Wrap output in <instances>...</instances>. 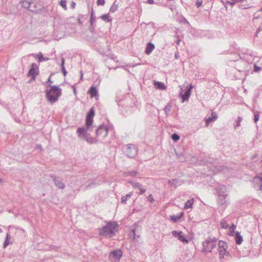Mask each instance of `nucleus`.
Masks as SVG:
<instances>
[{"label": "nucleus", "mask_w": 262, "mask_h": 262, "mask_svg": "<svg viewBox=\"0 0 262 262\" xmlns=\"http://www.w3.org/2000/svg\"><path fill=\"white\" fill-rule=\"evenodd\" d=\"M118 225L115 222H110L105 226L99 229L100 235L106 237H111L116 234Z\"/></svg>", "instance_id": "nucleus-1"}, {"label": "nucleus", "mask_w": 262, "mask_h": 262, "mask_svg": "<svg viewBox=\"0 0 262 262\" xmlns=\"http://www.w3.org/2000/svg\"><path fill=\"white\" fill-rule=\"evenodd\" d=\"M50 89L46 91V95L48 100L51 104L57 101L61 94V90L57 86L49 85Z\"/></svg>", "instance_id": "nucleus-2"}, {"label": "nucleus", "mask_w": 262, "mask_h": 262, "mask_svg": "<svg viewBox=\"0 0 262 262\" xmlns=\"http://www.w3.org/2000/svg\"><path fill=\"white\" fill-rule=\"evenodd\" d=\"M94 110L93 107L91 108L88 114L86 116L85 119V127H79L77 129V132L80 133H82L86 130H89L92 126L93 122V117L94 116Z\"/></svg>", "instance_id": "nucleus-3"}, {"label": "nucleus", "mask_w": 262, "mask_h": 262, "mask_svg": "<svg viewBox=\"0 0 262 262\" xmlns=\"http://www.w3.org/2000/svg\"><path fill=\"white\" fill-rule=\"evenodd\" d=\"M217 240L215 237H209L203 243V249L205 252H211L212 250L216 247Z\"/></svg>", "instance_id": "nucleus-4"}, {"label": "nucleus", "mask_w": 262, "mask_h": 262, "mask_svg": "<svg viewBox=\"0 0 262 262\" xmlns=\"http://www.w3.org/2000/svg\"><path fill=\"white\" fill-rule=\"evenodd\" d=\"M141 232V227L135 224L134 226L131 227L130 231L129 232V236L134 240L137 241L138 238L140 237V233Z\"/></svg>", "instance_id": "nucleus-5"}, {"label": "nucleus", "mask_w": 262, "mask_h": 262, "mask_svg": "<svg viewBox=\"0 0 262 262\" xmlns=\"http://www.w3.org/2000/svg\"><path fill=\"white\" fill-rule=\"evenodd\" d=\"M93 127L92 126L89 130H86L83 133H78L77 131V133L78 135V137L80 138L81 139H82L83 140H85L88 143L90 144H93L96 143L98 140L91 137L89 134L87 133L88 131H92V128Z\"/></svg>", "instance_id": "nucleus-6"}, {"label": "nucleus", "mask_w": 262, "mask_h": 262, "mask_svg": "<svg viewBox=\"0 0 262 262\" xmlns=\"http://www.w3.org/2000/svg\"><path fill=\"white\" fill-rule=\"evenodd\" d=\"M124 152L129 158H134L137 154V149L136 146L133 144H128L126 145L124 149Z\"/></svg>", "instance_id": "nucleus-7"}, {"label": "nucleus", "mask_w": 262, "mask_h": 262, "mask_svg": "<svg viewBox=\"0 0 262 262\" xmlns=\"http://www.w3.org/2000/svg\"><path fill=\"white\" fill-rule=\"evenodd\" d=\"M108 134V128L105 125H100L96 129L97 140L104 139Z\"/></svg>", "instance_id": "nucleus-8"}, {"label": "nucleus", "mask_w": 262, "mask_h": 262, "mask_svg": "<svg viewBox=\"0 0 262 262\" xmlns=\"http://www.w3.org/2000/svg\"><path fill=\"white\" fill-rule=\"evenodd\" d=\"M219 246V253L220 258H224L225 256L229 255L228 251H227L226 248L227 247V244L222 241H220L218 243Z\"/></svg>", "instance_id": "nucleus-9"}, {"label": "nucleus", "mask_w": 262, "mask_h": 262, "mask_svg": "<svg viewBox=\"0 0 262 262\" xmlns=\"http://www.w3.org/2000/svg\"><path fill=\"white\" fill-rule=\"evenodd\" d=\"M122 255V251L119 249H117L110 253L109 259L112 262H119Z\"/></svg>", "instance_id": "nucleus-10"}, {"label": "nucleus", "mask_w": 262, "mask_h": 262, "mask_svg": "<svg viewBox=\"0 0 262 262\" xmlns=\"http://www.w3.org/2000/svg\"><path fill=\"white\" fill-rule=\"evenodd\" d=\"M220 224L223 228L227 229L229 228L228 230L230 235H233V234L234 233V229L236 228V226L234 224H232L231 226H229L227 221L225 219L221 220Z\"/></svg>", "instance_id": "nucleus-11"}, {"label": "nucleus", "mask_w": 262, "mask_h": 262, "mask_svg": "<svg viewBox=\"0 0 262 262\" xmlns=\"http://www.w3.org/2000/svg\"><path fill=\"white\" fill-rule=\"evenodd\" d=\"M38 74V67L36 63H33L28 72V76L31 77L32 79H35V77Z\"/></svg>", "instance_id": "nucleus-12"}, {"label": "nucleus", "mask_w": 262, "mask_h": 262, "mask_svg": "<svg viewBox=\"0 0 262 262\" xmlns=\"http://www.w3.org/2000/svg\"><path fill=\"white\" fill-rule=\"evenodd\" d=\"M128 183L132 185L134 189H137L140 190V192H139V195H141L145 192L146 189L144 188L143 185L141 183L133 181H128Z\"/></svg>", "instance_id": "nucleus-13"}, {"label": "nucleus", "mask_w": 262, "mask_h": 262, "mask_svg": "<svg viewBox=\"0 0 262 262\" xmlns=\"http://www.w3.org/2000/svg\"><path fill=\"white\" fill-rule=\"evenodd\" d=\"M173 236L178 238L179 240L183 243H188V240L186 238L184 235V234L182 231H177L176 230H173L171 232Z\"/></svg>", "instance_id": "nucleus-14"}, {"label": "nucleus", "mask_w": 262, "mask_h": 262, "mask_svg": "<svg viewBox=\"0 0 262 262\" xmlns=\"http://www.w3.org/2000/svg\"><path fill=\"white\" fill-rule=\"evenodd\" d=\"M42 9V5L39 3H37L34 1H32L30 4V7L29 10L32 12L37 13L39 10Z\"/></svg>", "instance_id": "nucleus-15"}, {"label": "nucleus", "mask_w": 262, "mask_h": 262, "mask_svg": "<svg viewBox=\"0 0 262 262\" xmlns=\"http://www.w3.org/2000/svg\"><path fill=\"white\" fill-rule=\"evenodd\" d=\"M192 89V86L191 84L189 85V88H187V90L185 91L184 94H182V92L180 93V96H181L182 100V102H184L185 101H188L189 98L190 97L191 90Z\"/></svg>", "instance_id": "nucleus-16"}, {"label": "nucleus", "mask_w": 262, "mask_h": 262, "mask_svg": "<svg viewBox=\"0 0 262 262\" xmlns=\"http://www.w3.org/2000/svg\"><path fill=\"white\" fill-rule=\"evenodd\" d=\"M50 178H52L54 184L56 186H57L58 188L63 189L65 187V185L61 180L56 177V176L54 174L50 175Z\"/></svg>", "instance_id": "nucleus-17"}, {"label": "nucleus", "mask_w": 262, "mask_h": 262, "mask_svg": "<svg viewBox=\"0 0 262 262\" xmlns=\"http://www.w3.org/2000/svg\"><path fill=\"white\" fill-rule=\"evenodd\" d=\"M254 187L256 189L261 190L262 188V177L256 176L253 178Z\"/></svg>", "instance_id": "nucleus-18"}, {"label": "nucleus", "mask_w": 262, "mask_h": 262, "mask_svg": "<svg viewBox=\"0 0 262 262\" xmlns=\"http://www.w3.org/2000/svg\"><path fill=\"white\" fill-rule=\"evenodd\" d=\"M217 118V114L215 112H212L211 116L205 119L206 126H207L211 121H215Z\"/></svg>", "instance_id": "nucleus-19"}, {"label": "nucleus", "mask_w": 262, "mask_h": 262, "mask_svg": "<svg viewBox=\"0 0 262 262\" xmlns=\"http://www.w3.org/2000/svg\"><path fill=\"white\" fill-rule=\"evenodd\" d=\"M154 49L155 45L151 42H149L146 46L145 52L146 54L149 55L152 52Z\"/></svg>", "instance_id": "nucleus-20"}, {"label": "nucleus", "mask_w": 262, "mask_h": 262, "mask_svg": "<svg viewBox=\"0 0 262 262\" xmlns=\"http://www.w3.org/2000/svg\"><path fill=\"white\" fill-rule=\"evenodd\" d=\"M172 107V102H169L166 104V105L164 108L165 114L166 116V117H168L169 116V112H170Z\"/></svg>", "instance_id": "nucleus-21"}, {"label": "nucleus", "mask_w": 262, "mask_h": 262, "mask_svg": "<svg viewBox=\"0 0 262 262\" xmlns=\"http://www.w3.org/2000/svg\"><path fill=\"white\" fill-rule=\"evenodd\" d=\"M133 194V192L132 191V192H130L129 193L127 194L126 195L123 196L121 198V203L124 205L126 204L127 201L132 197Z\"/></svg>", "instance_id": "nucleus-22"}, {"label": "nucleus", "mask_w": 262, "mask_h": 262, "mask_svg": "<svg viewBox=\"0 0 262 262\" xmlns=\"http://www.w3.org/2000/svg\"><path fill=\"white\" fill-rule=\"evenodd\" d=\"M31 2H32L31 0H23L20 2V4H21L22 7L29 10V8L30 7V4H31Z\"/></svg>", "instance_id": "nucleus-23"}, {"label": "nucleus", "mask_w": 262, "mask_h": 262, "mask_svg": "<svg viewBox=\"0 0 262 262\" xmlns=\"http://www.w3.org/2000/svg\"><path fill=\"white\" fill-rule=\"evenodd\" d=\"M154 85L155 87L157 89H159L160 90H164L166 89V86L164 83L162 82H159V81H155L154 82Z\"/></svg>", "instance_id": "nucleus-24"}, {"label": "nucleus", "mask_w": 262, "mask_h": 262, "mask_svg": "<svg viewBox=\"0 0 262 262\" xmlns=\"http://www.w3.org/2000/svg\"><path fill=\"white\" fill-rule=\"evenodd\" d=\"M235 239L236 243L238 245H240L242 244L243 242V237L241 235L240 233L238 232H236L235 235Z\"/></svg>", "instance_id": "nucleus-25"}, {"label": "nucleus", "mask_w": 262, "mask_h": 262, "mask_svg": "<svg viewBox=\"0 0 262 262\" xmlns=\"http://www.w3.org/2000/svg\"><path fill=\"white\" fill-rule=\"evenodd\" d=\"M183 215V212H181L180 213V215H170V219L171 221H172L173 222L176 223V222H178L179 220L181 219V218L182 217Z\"/></svg>", "instance_id": "nucleus-26"}, {"label": "nucleus", "mask_w": 262, "mask_h": 262, "mask_svg": "<svg viewBox=\"0 0 262 262\" xmlns=\"http://www.w3.org/2000/svg\"><path fill=\"white\" fill-rule=\"evenodd\" d=\"M89 92L91 96V97H96L98 94L97 90L96 88L94 86H92L89 90Z\"/></svg>", "instance_id": "nucleus-27"}, {"label": "nucleus", "mask_w": 262, "mask_h": 262, "mask_svg": "<svg viewBox=\"0 0 262 262\" xmlns=\"http://www.w3.org/2000/svg\"><path fill=\"white\" fill-rule=\"evenodd\" d=\"M193 203V199L188 200L185 203L184 208L185 209H189L191 208L192 205Z\"/></svg>", "instance_id": "nucleus-28"}, {"label": "nucleus", "mask_w": 262, "mask_h": 262, "mask_svg": "<svg viewBox=\"0 0 262 262\" xmlns=\"http://www.w3.org/2000/svg\"><path fill=\"white\" fill-rule=\"evenodd\" d=\"M100 184L99 183H96V180H93L91 182L86 186V189H89L90 188L93 187L95 186L96 185Z\"/></svg>", "instance_id": "nucleus-29"}, {"label": "nucleus", "mask_w": 262, "mask_h": 262, "mask_svg": "<svg viewBox=\"0 0 262 262\" xmlns=\"http://www.w3.org/2000/svg\"><path fill=\"white\" fill-rule=\"evenodd\" d=\"M118 5L117 4H116L115 2L113 4V5L111 7V8L110 9V11L112 13H114L118 9Z\"/></svg>", "instance_id": "nucleus-30"}, {"label": "nucleus", "mask_w": 262, "mask_h": 262, "mask_svg": "<svg viewBox=\"0 0 262 262\" xmlns=\"http://www.w3.org/2000/svg\"><path fill=\"white\" fill-rule=\"evenodd\" d=\"M9 237H10V234L9 233H7L4 245H3L4 248H6V247L9 244Z\"/></svg>", "instance_id": "nucleus-31"}, {"label": "nucleus", "mask_w": 262, "mask_h": 262, "mask_svg": "<svg viewBox=\"0 0 262 262\" xmlns=\"http://www.w3.org/2000/svg\"><path fill=\"white\" fill-rule=\"evenodd\" d=\"M100 18L106 22H110L112 19L109 18L108 14H104L100 16Z\"/></svg>", "instance_id": "nucleus-32"}, {"label": "nucleus", "mask_w": 262, "mask_h": 262, "mask_svg": "<svg viewBox=\"0 0 262 262\" xmlns=\"http://www.w3.org/2000/svg\"><path fill=\"white\" fill-rule=\"evenodd\" d=\"M137 174V172L135 170L133 171H129L125 173V175L126 176H132V177H135Z\"/></svg>", "instance_id": "nucleus-33"}, {"label": "nucleus", "mask_w": 262, "mask_h": 262, "mask_svg": "<svg viewBox=\"0 0 262 262\" xmlns=\"http://www.w3.org/2000/svg\"><path fill=\"white\" fill-rule=\"evenodd\" d=\"M260 115L258 112H256L254 113V121L255 123H256L259 119Z\"/></svg>", "instance_id": "nucleus-34"}, {"label": "nucleus", "mask_w": 262, "mask_h": 262, "mask_svg": "<svg viewBox=\"0 0 262 262\" xmlns=\"http://www.w3.org/2000/svg\"><path fill=\"white\" fill-rule=\"evenodd\" d=\"M171 138L173 141H177L180 139V136L178 134L174 133L171 135Z\"/></svg>", "instance_id": "nucleus-35"}, {"label": "nucleus", "mask_w": 262, "mask_h": 262, "mask_svg": "<svg viewBox=\"0 0 262 262\" xmlns=\"http://www.w3.org/2000/svg\"><path fill=\"white\" fill-rule=\"evenodd\" d=\"M60 5L64 10H67L66 1L65 0H61Z\"/></svg>", "instance_id": "nucleus-36"}, {"label": "nucleus", "mask_w": 262, "mask_h": 262, "mask_svg": "<svg viewBox=\"0 0 262 262\" xmlns=\"http://www.w3.org/2000/svg\"><path fill=\"white\" fill-rule=\"evenodd\" d=\"M64 61H65L63 57H62V58H61V67L62 72L66 71V69H65V67H64Z\"/></svg>", "instance_id": "nucleus-37"}, {"label": "nucleus", "mask_w": 262, "mask_h": 262, "mask_svg": "<svg viewBox=\"0 0 262 262\" xmlns=\"http://www.w3.org/2000/svg\"><path fill=\"white\" fill-rule=\"evenodd\" d=\"M96 18L94 15L91 16L90 22L91 23V25L92 26L94 23L95 22Z\"/></svg>", "instance_id": "nucleus-38"}, {"label": "nucleus", "mask_w": 262, "mask_h": 262, "mask_svg": "<svg viewBox=\"0 0 262 262\" xmlns=\"http://www.w3.org/2000/svg\"><path fill=\"white\" fill-rule=\"evenodd\" d=\"M105 4V0H97V4L98 6H103Z\"/></svg>", "instance_id": "nucleus-39"}, {"label": "nucleus", "mask_w": 262, "mask_h": 262, "mask_svg": "<svg viewBox=\"0 0 262 262\" xmlns=\"http://www.w3.org/2000/svg\"><path fill=\"white\" fill-rule=\"evenodd\" d=\"M88 7L89 9L91 7V16L94 15V10H93V8H92V6L90 4H89L88 5Z\"/></svg>", "instance_id": "nucleus-40"}, {"label": "nucleus", "mask_w": 262, "mask_h": 262, "mask_svg": "<svg viewBox=\"0 0 262 262\" xmlns=\"http://www.w3.org/2000/svg\"><path fill=\"white\" fill-rule=\"evenodd\" d=\"M261 70V68L257 66V65L256 64H254V72H259L260 70Z\"/></svg>", "instance_id": "nucleus-41"}, {"label": "nucleus", "mask_w": 262, "mask_h": 262, "mask_svg": "<svg viewBox=\"0 0 262 262\" xmlns=\"http://www.w3.org/2000/svg\"><path fill=\"white\" fill-rule=\"evenodd\" d=\"M39 54H37V55H36L35 56H39ZM38 59H39V61H42V60H48V59H47V58L45 59L43 58V56H42V54H41V53H40V56H39V57H38Z\"/></svg>", "instance_id": "nucleus-42"}, {"label": "nucleus", "mask_w": 262, "mask_h": 262, "mask_svg": "<svg viewBox=\"0 0 262 262\" xmlns=\"http://www.w3.org/2000/svg\"><path fill=\"white\" fill-rule=\"evenodd\" d=\"M195 5L198 8H199L202 5V1L198 0L195 3Z\"/></svg>", "instance_id": "nucleus-43"}, {"label": "nucleus", "mask_w": 262, "mask_h": 262, "mask_svg": "<svg viewBox=\"0 0 262 262\" xmlns=\"http://www.w3.org/2000/svg\"><path fill=\"white\" fill-rule=\"evenodd\" d=\"M242 117H238V122L236 124V126H235V127H237L238 126H240V122L242 121Z\"/></svg>", "instance_id": "nucleus-44"}, {"label": "nucleus", "mask_w": 262, "mask_h": 262, "mask_svg": "<svg viewBox=\"0 0 262 262\" xmlns=\"http://www.w3.org/2000/svg\"><path fill=\"white\" fill-rule=\"evenodd\" d=\"M147 199L150 202H152L154 200L152 194H149L147 197Z\"/></svg>", "instance_id": "nucleus-45"}, {"label": "nucleus", "mask_w": 262, "mask_h": 262, "mask_svg": "<svg viewBox=\"0 0 262 262\" xmlns=\"http://www.w3.org/2000/svg\"><path fill=\"white\" fill-rule=\"evenodd\" d=\"M218 193H219V195H222V196H223L224 197V199H226V197L227 196V194H224L223 192V193H222V192H221V191H219L218 192Z\"/></svg>", "instance_id": "nucleus-46"}, {"label": "nucleus", "mask_w": 262, "mask_h": 262, "mask_svg": "<svg viewBox=\"0 0 262 262\" xmlns=\"http://www.w3.org/2000/svg\"><path fill=\"white\" fill-rule=\"evenodd\" d=\"M35 149H39L40 150H42V147L41 145H38L36 146Z\"/></svg>", "instance_id": "nucleus-47"}, {"label": "nucleus", "mask_w": 262, "mask_h": 262, "mask_svg": "<svg viewBox=\"0 0 262 262\" xmlns=\"http://www.w3.org/2000/svg\"><path fill=\"white\" fill-rule=\"evenodd\" d=\"M176 182L177 181L176 180H172L171 181H169V183L171 185H174Z\"/></svg>", "instance_id": "nucleus-48"}, {"label": "nucleus", "mask_w": 262, "mask_h": 262, "mask_svg": "<svg viewBox=\"0 0 262 262\" xmlns=\"http://www.w3.org/2000/svg\"><path fill=\"white\" fill-rule=\"evenodd\" d=\"M180 41H181V39H180V38L178 36V37H177V41H176V43H177V45H179Z\"/></svg>", "instance_id": "nucleus-49"}, {"label": "nucleus", "mask_w": 262, "mask_h": 262, "mask_svg": "<svg viewBox=\"0 0 262 262\" xmlns=\"http://www.w3.org/2000/svg\"><path fill=\"white\" fill-rule=\"evenodd\" d=\"M53 75V74H51L50 75V76H49V78H48V81L50 83H53V81L51 80V76ZM51 85V84H50Z\"/></svg>", "instance_id": "nucleus-50"}, {"label": "nucleus", "mask_w": 262, "mask_h": 262, "mask_svg": "<svg viewBox=\"0 0 262 262\" xmlns=\"http://www.w3.org/2000/svg\"><path fill=\"white\" fill-rule=\"evenodd\" d=\"M75 5H76V3L74 2H72L71 6L73 9L75 8Z\"/></svg>", "instance_id": "nucleus-51"}, {"label": "nucleus", "mask_w": 262, "mask_h": 262, "mask_svg": "<svg viewBox=\"0 0 262 262\" xmlns=\"http://www.w3.org/2000/svg\"><path fill=\"white\" fill-rule=\"evenodd\" d=\"M147 1L148 3H149L150 4H152L154 3V0H147Z\"/></svg>", "instance_id": "nucleus-52"}, {"label": "nucleus", "mask_w": 262, "mask_h": 262, "mask_svg": "<svg viewBox=\"0 0 262 262\" xmlns=\"http://www.w3.org/2000/svg\"><path fill=\"white\" fill-rule=\"evenodd\" d=\"M220 203L222 205L224 204H227L228 202H227V201L226 200H225L224 202H220Z\"/></svg>", "instance_id": "nucleus-53"}, {"label": "nucleus", "mask_w": 262, "mask_h": 262, "mask_svg": "<svg viewBox=\"0 0 262 262\" xmlns=\"http://www.w3.org/2000/svg\"><path fill=\"white\" fill-rule=\"evenodd\" d=\"M62 73H63L64 76H66L67 75V72L66 71H62Z\"/></svg>", "instance_id": "nucleus-54"}, {"label": "nucleus", "mask_w": 262, "mask_h": 262, "mask_svg": "<svg viewBox=\"0 0 262 262\" xmlns=\"http://www.w3.org/2000/svg\"><path fill=\"white\" fill-rule=\"evenodd\" d=\"M261 30V28L260 27H259L257 30V33H259L260 31Z\"/></svg>", "instance_id": "nucleus-55"}, {"label": "nucleus", "mask_w": 262, "mask_h": 262, "mask_svg": "<svg viewBox=\"0 0 262 262\" xmlns=\"http://www.w3.org/2000/svg\"><path fill=\"white\" fill-rule=\"evenodd\" d=\"M231 5H233L235 4V2L234 3L229 2Z\"/></svg>", "instance_id": "nucleus-56"}, {"label": "nucleus", "mask_w": 262, "mask_h": 262, "mask_svg": "<svg viewBox=\"0 0 262 262\" xmlns=\"http://www.w3.org/2000/svg\"><path fill=\"white\" fill-rule=\"evenodd\" d=\"M82 77H83V74L81 72V79L82 78Z\"/></svg>", "instance_id": "nucleus-57"}, {"label": "nucleus", "mask_w": 262, "mask_h": 262, "mask_svg": "<svg viewBox=\"0 0 262 262\" xmlns=\"http://www.w3.org/2000/svg\"><path fill=\"white\" fill-rule=\"evenodd\" d=\"M258 33H257V32H256V35H255V36H257V34H258Z\"/></svg>", "instance_id": "nucleus-58"}, {"label": "nucleus", "mask_w": 262, "mask_h": 262, "mask_svg": "<svg viewBox=\"0 0 262 262\" xmlns=\"http://www.w3.org/2000/svg\"><path fill=\"white\" fill-rule=\"evenodd\" d=\"M2 232V230L0 229V233Z\"/></svg>", "instance_id": "nucleus-59"}, {"label": "nucleus", "mask_w": 262, "mask_h": 262, "mask_svg": "<svg viewBox=\"0 0 262 262\" xmlns=\"http://www.w3.org/2000/svg\"><path fill=\"white\" fill-rule=\"evenodd\" d=\"M2 182V180L0 179V182Z\"/></svg>", "instance_id": "nucleus-60"}]
</instances>
